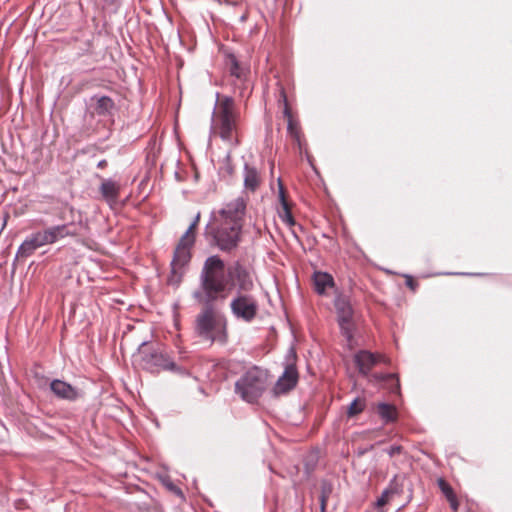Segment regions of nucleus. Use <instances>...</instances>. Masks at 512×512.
<instances>
[{
    "mask_svg": "<svg viewBox=\"0 0 512 512\" xmlns=\"http://www.w3.org/2000/svg\"><path fill=\"white\" fill-rule=\"evenodd\" d=\"M201 268L209 283L218 285L220 293L223 292L219 304H223L235 291L229 303L232 316L246 323L254 321L259 312V303L251 293L255 287L252 270L240 261L226 266L219 255L207 257Z\"/></svg>",
    "mask_w": 512,
    "mask_h": 512,
    "instance_id": "1",
    "label": "nucleus"
},
{
    "mask_svg": "<svg viewBox=\"0 0 512 512\" xmlns=\"http://www.w3.org/2000/svg\"><path fill=\"white\" fill-rule=\"evenodd\" d=\"M218 285L210 284L204 271L201 269L198 276L197 287L192 292L194 301L202 306L194 323L195 334L205 341L225 343L227 340L226 319L216 306L223 298Z\"/></svg>",
    "mask_w": 512,
    "mask_h": 512,
    "instance_id": "2",
    "label": "nucleus"
},
{
    "mask_svg": "<svg viewBox=\"0 0 512 512\" xmlns=\"http://www.w3.org/2000/svg\"><path fill=\"white\" fill-rule=\"evenodd\" d=\"M246 201L238 197L219 211H213L205 228V235L223 252H231L240 242Z\"/></svg>",
    "mask_w": 512,
    "mask_h": 512,
    "instance_id": "3",
    "label": "nucleus"
},
{
    "mask_svg": "<svg viewBox=\"0 0 512 512\" xmlns=\"http://www.w3.org/2000/svg\"><path fill=\"white\" fill-rule=\"evenodd\" d=\"M239 117L240 113L234 99L230 96L220 97L217 94V102L211 119V134L219 136L224 142L233 147L237 146L239 144Z\"/></svg>",
    "mask_w": 512,
    "mask_h": 512,
    "instance_id": "4",
    "label": "nucleus"
},
{
    "mask_svg": "<svg viewBox=\"0 0 512 512\" xmlns=\"http://www.w3.org/2000/svg\"><path fill=\"white\" fill-rule=\"evenodd\" d=\"M139 355L142 368L151 373L171 371L180 375L187 374V369L176 364L160 345L153 346L143 342L139 347Z\"/></svg>",
    "mask_w": 512,
    "mask_h": 512,
    "instance_id": "5",
    "label": "nucleus"
},
{
    "mask_svg": "<svg viewBox=\"0 0 512 512\" xmlns=\"http://www.w3.org/2000/svg\"><path fill=\"white\" fill-rule=\"evenodd\" d=\"M267 374L258 367L245 372L235 383V392L248 403L256 402L266 389Z\"/></svg>",
    "mask_w": 512,
    "mask_h": 512,
    "instance_id": "6",
    "label": "nucleus"
},
{
    "mask_svg": "<svg viewBox=\"0 0 512 512\" xmlns=\"http://www.w3.org/2000/svg\"><path fill=\"white\" fill-rule=\"evenodd\" d=\"M195 240L193 237L182 235L179 243L177 244L173 259L171 261V274L168 278V283L173 286H178L186 272V267L191 260V248Z\"/></svg>",
    "mask_w": 512,
    "mask_h": 512,
    "instance_id": "7",
    "label": "nucleus"
},
{
    "mask_svg": "<svg viewBox=\"0 0 512 512\" xmlns=\"http://www.w3.org/2000/svg\"><path fill=\"white\" fill-rule=\"evenodd\" d=\"M338 323L342 334L350 341L353 337V308L347 295L338 293L334 299Z\"/></svg>",
    "mask_w": 512,
    "mask_h": 512,
    "instance_id": "8",
    "label": "nucleus"
},
{
    "mask_svg": "<svg viewBox=\"0 0 512 512\" xmlns=\"http://www.w3.org/2000/svg\"><path fill=\"white\" fill-rule=\"evenodd\" d=\"M298 382V372L294 363L285 366L283 374L277 380L273 392L275 395H282L292 390Z\"/></svg>",
    "mask_w": 512,
    "mask_h": 512,
    "instance_id": "9",
    "label": "nucleus"
},
{
    "mask_svg": "<svg viewBox=\"0 0 512 512\" xmlns=\"http://www.w3.org/2000/svg\"><path fill=\"white\" fill-rule=\"evenodd\" d=\"M50 389L57 398L62 400L74 402L82 397L80 389L60 379L52 380Z\"/></svg>",
    "mask_w": 512,
    "mask_h": 512,
    "instance_id": "10",
    "label": "nucleus"
},
{
    "mask_svg": "<svg viewBox=\"0 0 512 512\" xmlns=\"http://www.w3.org/2000/svg\"><path fill=\"white\" fill-rule=\"evenodd\" d=\"M45 245L46 242L42 234V231L32 233L18 247L16 257L27 258L31 256L38 248Z\"/></svg>",
    "mask_w": 512,
    "mask_h": 512,
    "instance_id": "11",
    "label": "nucleus"
},
{
    "mask_svg": "<svg viewBox=\"0 0 512 512\" xmlns=\"http://www.w3.org/2000/svg\"><path fill=\"white\" fill-rule=\"evenodd\" d=\"M46 245L54 244L57 241L68 236H75L76 231L73 229L72 223L50 226L42 230Z\"/></svg>",
    "mask_w": 512,
    "mask_h": 512,
    "instance_id": "12",
    "label": "nucleus"
},
{
    "mask_svg": "<svg viewBox=\"0 0 512 512\" xmlns=\"http://www.w3.org/2000/svg\"><path fill=\"white\" fill-rule=\"evenodd\" d=\"M379 362H386L384 356L373 354L369 351L362 350L355 355V363L360 373L367 375L371 369Z\"/></svg>",
    "mask_w": 512,
    "mask_h": 512,
    "instance_id": "13",
    "label": "nucleus"
},
{
    "mask_svg": "<svg viewBox=\"0 0 512 512\" xmlns=\"http://www.w3.org/2000/svg\"><path fill=\"white\" fill-rule=\"evenodd\" d=\"M120 184L112 179H104L99 187L103 199L112 207L117 203L120 194Z\"/></svg>",
    "mask_w": 512,
    "mask_h": 512,
    "instance_id": "14",
    "label": "nucleus"
},
{
    "mask_svg": "<svg viewBox=\"0 0 512 512\" xmlns=\"http://www.w3.org/2000/svg\"><path fill=\"white\" fill-rule=\"evenodd\" d=\"M279 102L283 103V106H284L283 115L287 119V122H288L287 123L288 133L295 141L300 143V130L298 127V123L295 122L292 118L291 110L288 106L287 96H286V93L283 88H281V90H280Z\"/></svg>",
    "mask_w": 512,
    "mask_h": 512,
    "instance_id": "15",
    "label": "nucleus"
},
{
    "mask_svg": "<svg viewBox=\"0 0 512 512\" xmlns=\"http://www.w3.org/2000/svg\"><path fill=\"white\" fill-rule=\"evenodd\" d=\"M92 100L95 101L94 112L98 116L107 117L112 115L115 109L114 101L108 96H94Z\"/></svg>",
    "mask_w": 512,
    "mask_h": 512,
    "instance_id": "16",
    "label": "nucleus"
},
{
    "mask_svg": "<svg viewBox=\"0 0 512 512\" xmlns=\"http://www.w3.org/2000/svg\"><path fill=\"white\" fill-rule=\"evenodd\" d=\"M313 282L315 291L319 295H324L326 293V290L328 288H332L335 284L332 275L321 271L314 272Z\"/></svg>",
    "mask_w": 512,
    "mask_h": 512,
    "instance_id": "17",
    "label": "nucleus"
},
{
    "mask_svg": "<svg viewBox=\"0 0 512 512\" xmlns=\"http://www.w3.org/2000/svg\"><path fill=\"white\" fill-rule=\"evenodd\" d=\"M226 64L232 76L242 82L246 81L247 75L249 74V67L240 64L235 55L229 54Z\"/></svg>",
    "mask_w": 512,
    "mask_h": 512,
    "instance_id": "18",
    "label": "nucleus"
},
{
    "mask_svg": "<svg viewBox=\"0 0 512 512\" xmlns=\"http://www.w3.org/2000/svg\"><path fill=\"white\" fill-rule=\"evenodd\" d=\"M243 176L245 189L250 192H255L261 182L257 169L246 163L244 165Z\"/></svg>",
    "mask_w": 512,
    "mask_h": 512,
    "instance_id": "19",
    "label": "nucleus"
},
{
    "mask_svg": "<svg viewBox=\"0 0 512 512\" xmlns=\"http://www.w3.org/2000/svg\"><path fill=\"white\" fill-rule=\"evenodd\" d=\"M377 412L384 423H392L397 420V410L395 406L388 403H379L377 405Z\"/></svg>",
    "mask_w": 512,
    "mask_h": 512,
    "instance_id": "20",
    "label": "nucleus"
},
{
    "mask_svg": "<svg viewBox=\"0 0 512 512\" xmlns=\"http://www.w3.org/2000/svg\"><path fill=\"white\" fill-rule=\"evenodd\" d=\"M365 408V400L360 398H355L347 409V415L349 417H355L360 414Z\"/></svg>",
    "mask_w": 512,
    "mask_h": 512,
    "instance_id": "21",
    "label": "nucleus"
},
{
    "mask_svg": "<svg viewBox=\"0 0 512 512\" xmlns=\"http://www.w3.org/2000/svg\"><path fill=\"white\" fill-rule=\"evenodd\" d=\"M386 490L389 492L391 496L400 495L403 493V483L399 482V478L395 475L389 482Z\"/></svg>",
    "mask_w": 512,
    "mask_h": 512,
    "instance_id": "22",
    "label": "nucleus"
},
{
    "mask_svg": "<svg viewBox=\"0 0 512 512\" xmlns=\"http://www.w3.org/2000/svg\"><path fill=\"white\" fill-rule=\"evenodd\" d=\"M279 217L283 222H285L288 226H293L295 224V220L292 216L290 207L288 204H285L281 207V211H279Z\"/></svg>",
    "mask_w": 512,
    "mask_h": 512,
    "instance_id": "23",
    "label": "nucleus"
},
{
    "mask_svg": "<svg viewBox=\"0 0 512 512\" xmlns=\"http://www.w3.org/2000/svg\"><path fill=\"white\" fill-rule=\"evenodd\" d=\"M200 212H198L192 221V223L189 225L188 229L183 235H187V237H193L195 239V229L199 224L200 221Z\"/></svg>",
    "mask_w": 512,
    "mask_h": 512,
    "instance_id": "24",
    "label": "nucleus"
},
{
    "mask_svg": "<svg viewBox=\"0 0 512 512\" xmlns=\"http://www.w3.org/2000/svg\"><path fill=\"white\" fill-rule=\"evenodd\" d=\"M438 483L441 491L446 496V498H450L451 496L455 495L451 486L447 484L443 479H439Z\"/></svg>",
    "mask_w": 512,
    "mask_h": 512,
    "instance_id": "25",
    "label": "nucleus"
},
{
    "mask_svg": "<svg viewBox=\"0 0 512 512\" xmlns=\"http://www.w3.org/2000/svg\"><path fill=\"white\" fill-rule=\"evenodd\" d=\"M390 457L401 455L404 452V448L401 445H392L384 450Z\"/></svg>",
    "mask_w": 512,
    "mask_h": 512,
    "instance_id": "26",
    "label": "nucleus"
},
{
    "mask_svg": "<svg viewBox=\"0 0 512 512\" xmlns=\"http://www.w3.org/2000/svg\"><path fill=\"white\" fill-rule=\"evenodd\" d=\"M392 496L389 494V492L385 489L381 496L377 499L376 501V506L377 507H383L384 505H386L389 501V499L391 498Z\"/></svg>",
    "mask_w": 512,
    "mask_h": 512,
    "instance_id": "27",
    "label": "nucleus"
},
{
    "mask_svg": "<svg viewBox=\"0 0 512 512\" xmlns=\"http://www.w3.org/2000/svg\"><path fill=\"white\" fill-rule=\"evenodd\" d=\"M278 183H279V200H280L281 207H282L285 204H288V202L286 200L285 190H284V187H283L280 179L278 180Z\"/></svg>",
    "mask_w": 512,
    "mask_h": 512,
    "instance_id": "28",
    "label": "nucleus"
},
{
    "mask_svg": "<svg viewBox=\"0 0 512 512\" xmlns=\"http://www.w3.org/2000/svg\"><path fill=\"white\" fill-rule=\"evenodd\" d=\"M105 8H111L113 11H116L119 5L118 0H103Z\"/></svg>",
    "mask_w": 512,
    "mask_h": 512,
    "instance_id": "29",
    "label": "nucleus"
},
{
    "mask_svg": "<svg viewBox=\"0 0 512 512\" xmlns=\"http://www.w3.org/2000/svg\"><path fill=\"white\" fill-rule=\"evenodd\" d=\"M447 500L449 501L450 503V506L452 508L453 511H457L458 510V507H459V503L457 501V498L455 495L451 496L450 498H447Z\"/></svg>",
    "mask_w": 512,
    "mask_h": 512,
    "instance_id": "30",
    "label": "nucleus"
},
{
    "mask_svg": "<svg viewBox=\"0 0 512 512\" xmlns=\"http://www.w3.org/2000/svg\"><path fill=\"white\" fill-rule=\"evenodd\" d=\"M167 487H168L169 490L173 491L174 493H176L178 495H182V491L180 490V488H178L173 483L167 484Z\"/></svg>",
    "mask_w": 512,
    "mask_h": 512,
    "instance_id": "31",
    "label": "nucleus"
},
{
    "mask_svg": "<svg viewBox=\"0 0 512 512\" xmlns=\"http://www.w3.org/2000/svg\"><path fill=\"white\" fill-rule=\"evenodd\" d=\"M378 379L380 380H388V379H394L395 378V375L394 374H387V375H379L377 376Z\"/></svg>",
    "mask_w": 512,
    "mask_h": 512,
    "instance_id": "32",
    "label": "nucleus"
},
{
    "mask_svg": "<svg viewBox=\"0 0 512 512\" xmlns=\"http://www.w3.org/2000/svg\"><path fill=\"white\" fill-rule=\"evenodd\" d=\"M107 165L106 160H101L98 162L97 167L98 168H104Z\"/></svg>",
    "mask_w": 512,
    "mask_h": 512,
    "instance_id": "33",
    "label": "nucleus"
},
{
    "mask_svg": "<svg viewBox=\"0 0 512 512\" xmlns=\"http://www.w3.org/2000/svg\"><path fill=\"white\" fill-rule=\"evenodd\" d=\"M406 284H407V286L414 288L413 280L411 277H408Z\"/></svg>",
    "mask_w": 512,
    "mask_h": 512,
    "instance_id": "34",
    "label": "nucleus"
},
{
    "mask_svg": "<svg viewBox=\"0 0 512 512\" xmlns=\"http://www.w3.org/2000/svg\"><path fill=\"white\" fill-rule=\"evenodd\" d=\"M321 510L324 511L325 510V499L322 498V502H321Z\"/></svg>",
    "mask_w": 512,
    "mask_h": 512,
    "instance_id": "35",
    "label": "nucleus"
}]
</instances>
